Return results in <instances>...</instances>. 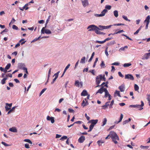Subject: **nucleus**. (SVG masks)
Masks as SVG:
<instances>
[{"instance_id":"nucleus-1","label":"nucleus","mask_w":150,"mask_h":150,"mask_svg":"<svg viewBox=\"0 0 150 150\" xmlns=\"http://www.w3.org/2000/svg\"><path fill=\"white\" fill-rule=\"evenodd\" d=\"M110 136L112 141L115 144H117L118 143L116 140H119V138L117 134L114 131H111L110 132Z\"/></svg>"},{"instance_id":"nucleus-2","label":"nucleus","mask_w":150,"mask_h":150,"mask_svg":"<svg viewBox=\"0 0 150 150\" xmlns=\"http://www.w3.org/2000/svg\"><path fill=\"white\" fill-rule=\"evenodd\" d=\"M18 68L19 69H21L25 71L26 74H28L27 69V68L25 67V65L24 63H18Z\"/></svg>"},{"instance_id":"nucleus-3","label":"nucleus","mask_w":150,"mask_h":150,"mask_svg":"<svg viewBox=\"0 0 150 150\" xmlns=\"http://www.w3.org/2000/svg\"><path fill=\"white\" fill-rule=\"evenodd\" d=\"M97 28H98V27L94 25H89L87 28V29H89L88 31H94L95 32H96V31L97 30Z\"/></svg>"},{"instance_id":"nucleus-4","label":"nucleus","mask_w":150,"mask_h":150,"mask_svg":"<svg viewBox=\"0 0 150 150\" xmlns=\"http://www.w3.org/2000/svg\"><path fill=\"white\" fill-rule=\"evenodd\" d=\"M108 12V10L106 9H104L101 12V13L100 14H94V16L97 17H103L105 16V13Z\"/></svg>"},{"instance_id":"nucleus-5","label":"nucleus","mask_w":150,"mask_h":150,"mask_svg":"<svg viewBox=\"0 0 150 150\" xmlns=\"http://www.w3.org/2000/svg\"><path fill=\"white\" fill-rule=\"evenodd\" d=\"M46 27L45 26V27H43L41 30V33L42 34H50L51 33V32L49 30L45 29V28Z\"/></svg>"},{"instance_id":"nucleus-6","label":"nucleus","mask_w":150,"mask_h":150,"mask_svg":"<svg viewBox=\"0 0 150 150\" xmlns=\"http://www.w3.org/2000/svg\"><path fill=\"white\" fill-rule=\"evenodd\" d=\"M111 26V25L107 26L99 25H98L99 28L98 27V28H97V29H98L99 30H102L104 29H108L110 28Z\"/></svg>"},{"instance_id":"nucleus-7","label":"nucleus","mask_w":150,"mask_h":150,"mask_svg":"<svg viewBox=\"0 0 150 150\" xmlns=\"http://www.w3.org/2000/svg\"><path fill=\"white\" fill-rule=\"evenodd\" d=\"M150 19V16H148L146 17V19L144 20V22L145 23L146 22V25L145 29H147L148 28V26L149 23Z\"/></svg>"},{"instance_id":"nucleus-8","label":"nucleus","mask_w":150,"mask_h":150,"mask_svg":"<svg viewBox=\"0 0 150 150\" xmlns=\"http://www.w3.org/2000/svg\"><path fill=\"white\" fill-rule=\"evenodd\" d=\"M125 78V79H128L131 80H133L134 79L133 76L131 74H126Z\"/></svg>"},{"instance_id":"nucleus-9","label":"nucleus","mask_w":150,"mask_h":150,"mask_svg":"<svg viewBox=\"0 0 150 150\" xmlns=\"http://www.w3.org/2000/svg\"><path fill=\"white\" fill-rule=\"evenodd\" d=\"M141 105L137 104L136 108L138 110H142L143 109V106L144 105V103L143 101H141Z\"/></svg>"},{"instance_id":"nucleus-10","label":"nucleus","mask_w":150,"mask_h":150,"mask_svg":"<svg viewBox=\"0 0 150 150\" xmlns=\"http://www.w3.org/2000/svg\"><path fill=\"white\" fill-rule=\"evenodd\" d=\"M83 6L84 7L88 6L89 5L88 0H81Z\"/></svg>"},{"instance_id":"nucleus-11","label":"nucleus","mask_w":150,"mask_h":150,"mask_svg":"<svg viewBox=\"0 0 150 150\" xmlns=\"http://www.w3.org/2000/svg\"><path fill=\"white\" fill-rule=\"evenodd\" d=\"M75 85L77 87H82L83 86V83L82 82H80L77 80L75 81Z\"/></svg>"},{"instance_id":"nucleus-12","label":"nucleus","mask_w":150,"mask_h":150,"mask_svg":"<svg viewBox=\"0 0 150 150\" xmlns=\"http://www.w3.org/2000/svg\"><path fill=\"white\" fill-rule=\"evenodd\" d=\"M98 120H91L89 121V122L91 123V125L94 127L95 125L97 124L98 122Z\"/></svg>"},{"instance_id":"nucleus-13","label":"nucleus","mask_w":150,"mask_h":150,"mask_svg":"<svg viewBox=\"0 0 150 150\" xmlns=\"http://www.w3.org/2000/svg\"><path fill=\"white\" fill-rule=\"evenodd\" d=\"M47 120L48 121H50L52 123H53L54 122V117H50L49 116H47Z\"/></svg>"},{"instance_id":"nucleus-14","label":"nucleus","mask_w":150,"mask_h":150,"mask_svg":"<svg viewBox=\"0 0 150 150\" xmlns=\"http://www.w3.org/2000/svg\"><path fill=\"white\" fill-rule=\"evenodd\" d=\"M12 105V103L10 104L6 103V106H5L6 110L7 111L9 110L10 109H11V107Z\"/></svg>"},{"instance_id":"nucleus-15","label":"nucleus","mask_w":150,"mask_h":150,"mask_svg":"<svg viewBox=\"0 0 150 150\" xmlns=\"http://www.w3.org/2000/svg\"><path fill=\"white\" fill-rule=\"evenodd\" d=\"M119 89L121 92H123L125 89V86L124 84H122L118 88Z\"/></svg>"},{"instance_id":"nucleus-16","label":"nucleus","mask_w":150,"mask_h":150,"mask_svg":"<svg viewBox=\"0 0 150 150\" xmlns=\"http://www.w3.org/2000/svg\"><path fill=\"white\" fill-rule=\"evenodd\" d=\"M85 139V137L84 136H81L78 140V142L80 143H82L83 142Z\"/></svg>"},{"instance_id":"nucleus-17","label":"nucleus","mask_w":150,"mask_h":150,"mask_svg":"<svg viewBox=\"0 0 150 150\" xmlns=\"http://www.w3.org/2000/svg\"><path fill=\"white\" fill-rule=\"evenodd\" d=\"M105 89H106V88H103V86L102 87L99 89L98 91L96 93V94H97L98 93H99L100 94H102L103 92H104Z\"/></svg>"},{"instance_id":"nucleus-18","label":"nucleus","mask_w":150,"mask_h":150,"mask_svg":"<svg viewBox=\"0 0 150 150\" xmlns=\"http://www.w3.org/2000/svg\"><path fill=\"white\" fill-rule=\"evenodd\" d=\"M148 54L149 53H147L145 54L143 57L142 59L143 60H144V59H148L150 56V55Z\"/></svg>"},{"instance_id":"nucleus-19","label":"nucleus","mask_w":150,"mask_h":150,"mask_svg":"<svg viewBox=\"0 0 150 150\" xmlns=\"http://www.w3.org/2000/svg\"><path fill=\"white\" fill-rule=\"evenodd\" d=\"M9 131L13 132H17V130L16 127H12L9 129Z\"/></svg>"},{"instance_id":"nucleus-20","label":"nucleus","mask_w":150,"mask_h":150,"mask_svg":"<svg viewBox=\"0 0 150 150\" xmlns=\"http://www.w3.org/2000/svg\"><path fill=\"white\" fill-rule=\"evenodd\" d=\"M109 103L110 101L106 102L105 105L102 106V108L104 109H105L109 106Z\"/></svg>"},{"instance_id":"nucleus-21","label":"nucleus","mask_w":150,"mask_h":150,"mask_svg":"<svg viewBox=\"0 0 150 150\" xmlns=\"http://www.w3.org/2000/svg\"><path fill=\"white\" fill-rule=\"evenodd\" d=\"M123 115H122V114H121L120 116V118L119 119V121H115L114 122V123L115 124H117L119 123L120 122L122 121V120L123 118Z\"/></svg>"},{"instance_id":"nucleus-22","label":"nucleus","mask_w":150,"mask_h":150,"mask_svg":"<svg viewBox=\"0 0 150 150\" xmlns=\"http://www.w3.org/2000/svg\"><path fill=\"white\" fill-rule=\"evenodd\" d=\"M104 92L105 93V97L107 98L109 95H110V94L109 93L107 89H105Z\"/></svg>"},{"instance_id":"nucleus-23","label":"nucleus","mask_w":150,"mask_h":150,"mask_svg":"<svg viewBox=\"0 0 150 150\" xmlns=\"http://www.w3.org/2000/svg\"><path fill=\"white\" fill-rule=\"evenodd\" d=\"M99 30H99L98 29H97V30H96V31L95 33L96 34H98V35H105V33H104L103 32H101Z\"/></svg>"},{"instance_id":"nucleus-24","label":"nucleus","mask_w":150,"mask_h":150,"mask_svg":"<svg viewBox=\"0 0 150 150\" xmlns=\"http://www.w3.org/2000/svg\"><path fill=\"white\" fill-rule=\"evenodd\" d=\"M85 100L86 101V102H85L84 100H83L82 103H81L82 106H83V107L88 105V103L87 101L86 100V99L85 98Z\"/></svg>"},{"instance_id":"nucleus-25","label":"nucleus","mask_w":150,"mask_h":150,"mask_svg":"<svg viewBox=\"0 0 150 150\" xmlns=\"http://www.w3.org/2000/svg\"><path fill=\"white\" fill-rule=\"evenodd\" d=\"M87 92L86 90H83L81 93V96H86L87 95Z\"/></svg>"},{"instance_id":"nucleus-26","label":"nucleus","mask_w":150,"mask_h":150,"mask_svg":"<svg viewBox=\"0 0 150 150\" xmlns=\"http://www.w3.org/2000/svg\"><path fill=\"white\" fill-rule=\"evenodd\" d=\"M105 75H103V76L100 75H98V76H97V78H98L99 79H100L101 80H102V79H103V80L104 81H105Z\"/></svg>"},{"instance_id":"nucleus-27","label":"nucleus","mask_w":150,"mask_h":150,"mask_svg":"<svg viewBox=\"0 0 150 150\" xmlns=\"http://www.w3.org/2000/svg\"><path fill=\"white\" fill-rule=\"evenodd\" d=\"M107 121V119L106 118H104L103 120H102V125L101 126H103L104 125H105L106 123V122Z\"/></svg>"},{"instance_id":"nucleus-28","label":"nucleus","mask_w":150,"mask_h":150,"mask_svg":"<svg viewBox=\"0 0 150 150\" xmlns=\"http://www.w3.org/2000/svg\"><path fill=\"white\" fill-rule=\"evenodd\" d=\"M86 59V57H82V58L81 59L80 61V63L82 64H84L85 63V60Z\"/></svg>"},{"instance_id":"nucleus-29","label":"nucleus","mask_w":150,"mask_h":150,"mask_svg":"<svg viewBox=\"0 0 150 150\" xmlns=\"http://www.w3.org/2000/svg\"><path fill=\"white\" fill-rule=\"evenodd\" d=\"M101 80L100 79H99L96 77V84L97 85L99 84L100 83Z\"/></svg>"},{"instance_id":"nucleus-30","label":"nucleus","mask_w":150,"mask_h":150,"mask_svg":"<svg viewBox=\"0 0 150 150\" xmlns=\"http://www.w3.org/2000/svg\"><path fill=\"white\" fill-rule=\"evenodd\" d=\"M114 16L116 17H117L118 16V12L117 10H115L113 12Z\"/></svg>"},{"instance_id":"nucleus-31","label":"nucleus","mask_w":150,"mask_h":150,"mask_svg":"<svg viewBox=\"0 0 150 150\" xmlns=\"http://www.w3.org/2000/svg\"><path fill=\"white\" fill-rule=\"evenodd\" d=\"M25 40L24 39H22L19 41V42H21V45H23L26 42V41H25Z\"/></svg>"},{"instance_id":"nucleus-32","label":"nucleus","mask_w":150,"mask_h":150,"mask_svg":"<svg viewBox=\"0 0 150 150\" xmlns=\"http://www.w3.org/2000/svg\"><path fill=\"white\" fill-rule=\"evenodd\" d=\"M131 64L130 63H125L124 64L123 66L124 67H126L131 66Z\"/></svg>"},{"instance_id":"nucleus-33","label":"nucleus","mask_w":150,"mask_h":150,"mask_svg":"<svg viewBox=\"0 0 150 150\" xmlns=\"http://www.w3.org/2000/svg\"><path fill=\"white\" fill-rule=\"evenodd\" d=\"M47 88H45L42 90L39 94V96H40L46 90Z\"/></svg>"},{"instance_id":"nucleus-34","label":"nucleus","mask_w":150,"mask_h":150,"mask_svg":"<svg viewBox=\"0 0 150 150\" xmlns=\"http://www.w3.org/2000/svg\"><path fill=\"white\" fill-rule=\"evenodd\" d=\"M24 141L25 142H28V143H30V144H32V142L31 141L30 139H25L24 140Z\"/></svg>"},{"instance_id":"nucleus-35","label":"nucleus","mask_w":150,"mask_h":150,"mask_svg":"<svg viewBox=\"0 0 150 150\" xmlns=\"http://www.w3.org/2000/svg\"><path fill=\"white\" fill-rule=\"evenodd\" d=\"M134 88L135 91H137L139 89V87L137 85L135 84L134 85Z\"/></svg>"},{"instance_id":"nucleus-36","label":"nucleus","mask_w":150,"mask_h":150,"mask_svg":"<svg viewBox=\"0 0 150 150\" xmlns=\"http://www.w3.org/2000/svg\"><path fill=\"white\" fill-rule=\"evenodd\" d=\"M100 66L101 68H104L105 67V64L103 61H102L101 64H100Z\"/></svg>"},{"instance_id":"nucleus-37","label":"nucleus","mask_w":150,"mask_h":150,"mask_svg":"<svg viewBox=\"0 0 150 150\" xmlns=\"http://www.w3.org/2000/svg\"><path fill=\"white\" fill-rule=\"evenodd\" d=\"M105 9L110 10L111 8V6L110 5H106L105 6Z\"/></svg>"},{"instance_id":"nucleus-38","label":"nucleus","mask_w":150,"mask_h":150,"mask_svg":"<svg viewBox=\"0 0 150 150\" xmlns=\"http://www.w3.org/2000/svg\"><path fill=\"white\" fill-rule=\"evenodd\" d=\"M17 106H15L13 107L11 109L9 110L8 112H14L15 109L17 107Z\"/></svg>"},{"instance_id":"nucleus-39","label":"nucleus","mask_w":150,"mask_h":150,"mask_svg":"<svg viewBox=\"0 0 150 150\" xmlns=\"http://www.w3.org/2000/svg\"><path fill=\"white\" fill-rule=\"evenodd\" d=\"M122 17L123 19H124L126 21H128L129 22L130 21V20L128 19L127 18V17L123 15L122 16Z\"/></svg>"},{"instance_id":"nucleus-40","label":"nucleus","mask_w":150,"mask_h":150,"mask_svg":"<svg viewBox=\"0 0 150 150\" xmlns=\"http://www.w3.org/2000/svg\"><path fill=\"white\" fill-rule=\"evenodd\" d=\"M94 55V52H93L92 53L90 58V59H89V60H88L89 62H90L91 61L93 58V57Z\"/></svg>"},{"instance_id":"nucleus-41","label":"nucleus","mask_w":150,"mask_h":150,"mask_svg":"<svg viewBox=\"0 0 150 150\" xmlns=\"http://www.w3.org/2000/svg\"><path fill=\"white\" fill-rule=\"evenodd\" d=\"M11 66V64L8 63L6 65V66L5 68L6 69L8 70L10 68Z\"/></svg>"},{"instance_id":"nucleus-42","label":"nucleus","mask_w":150,"mask_h":150,"mask_svg":"<svg viewBox=\"0 0 150 150\" xmlns=\"http://www.w3.org/2000/svg\"><path fill=\"white\" fill-rule=\"evenodd\" d=\"M1 143L4 145L5 146H11V145L8 144L6 143L5 142H2Z\"/></svg>"},{"instance_id":"nucleus-43","label":"nucleus","mask_w":150,"mask_h":150,"mask_svg":"<svg viewBox=\"0 0 150 150\" xmlns=\"http://www.w3.org/2000/svg\"><path fill=\"white\" fill-rule=\"evenodd\" d=\"M50 17H51V16H48V18L47 19V20L46 21V24H45V27L47 26V23L50 21Z\"/></svg>"},{"instance_id":"nucleus-44","label":"nucleus","mask_w":150,"mask_h":150,"mask_svg":"<svg viewBox=\"0 0 150 150\" xmlns=\"http://www.w3.org/2000/svg\"><path fill=\"white\" fill-rule=\"evenodd\" d=\"M59 72H60L59 71H58L57 73L54 74L53 76H54L55 78H57L59 74Z\"/></svg>"},{"instance_id":"nucleus-45","label":"nucleus","mask_w":150,"mask_h":150,"mask_svg":"<svg viewBox=\"0 0 150 150\" xmlns=\"http://www.w3.org/2000/svg\"><path fill=\"white\" fill-rule=\"evenodd\" d=\"M115 93L117 94V95L118 96L120 97H121V96L120 94V91H117V90L115 91Z\"/></svg>"},{"instance_id":"nucleus-46","label":"nucleus","mask_w":150,"mask_h":150,"mask_svg":"<svg viewBox=\"0 0 150 150\" xmlns=\"http://www.w3.org/2000/svg\"><path fill=\"white\" fill-rule=\"evenodd\" d=\"M12 28L16 30L18 29V28L16 26L14 25H13L12 26Z\"/></svg>"},{"instance_id":"nucleus-47","label":"nucleus","mask_w":150,"mask_h":150,"mask_svg":"<svg viewBox=\"0 0 150 150\" xmlns=\"http://www.w3.org/2000/svg\"><path fill=\"white\" fill-rule=\"evenodd\" d=\"M114 100H112L110 104L109 105V108H112V105L114 104Z\"/></svg>"},{"instance_id":"nucleus-48","label":"nucleus","mask_w":150,"mask_h":150,"mask_svg":"<svg viewBox=\"0 0 150 150\" xmlns=\"http://www.w3.org/2000/svg\"><path fill=\"white\" fill-rule=\"evenodd\" d=\"M70 66V64H68V65L66 67H65V68L64 70V72H65L66 71V70H67V69L69 68V67Z\"/></svg>"},{"instance_id":"nucleus-49","label":"nucleus","mask_w":150,"mask_h":150,"mask_svg":"<svg viewBox=\"0 0 150 150\" xmlns=\"http://www.w3.org/2000/svg\"><path fill=\"white\" fill-rule=\"evenodd\" d=\"M51 70H52V68H50L49 69L48 73V78H49V77L50 76L51 72Z\"/></svg>"},{"instance_id":"nucleus-50","label":"nucleus","mask_w":150,"mask_h":150,"mask_svg":"<svg viewBox=\"0 0 150 150\" xmlns=\"http://www.w3.org/2000/svg\"><path fill=\"white\" fill-rule=\"evenodd\" d=\"M140 147L144 149H148L149 148V146H143L141 145Z\"/></svg>"},{"instance_id":"nucleus-51","label":"nucleus","mask_w":150,"mask_h":150,"mask_svg":"<svg viewBox=\"0 0 150 150\" xmlns=\"http://www.w3.org/2000/svg\"><path fill=\"white\" fill-rule=\"evenodd\" d=\"M96 43H99L100 44H103V43H105L104 40H103V41H99L98 40H96Z\"/></svg>"},{"instance_id":"nucleus-52","label":"nucleus","mask_w":150,"mask_h":150,"mask_svg":"<svg viewBox=\"0 0 150 150\" xmlns=\"http://www.w3.org/2000/svg\"><path fill=\"white\" fill-rule=\"evenodd\" d=\"M147 99L149 101V105H150V94L149 95H147Z\"/></svg>"},{"instance_id":"nucleus-53","label":"nucleus","mask_w":150,"mask_h":150,"mask_svg":"<svg viewBox=\"0 0 150 150\" xmlns=\"http://www.w3.org/2000/svg\"><path fill=\"white\" fill-rule=\"evenodd\" d=\"M108 47H107L105 50V53L107 56L108 57L109 55L108 52L107 51Z\"/></svg>"},{"instance_id":"nucleus-54","label":"nucleus","mask_w":150,"mask_h":150,"mask_svg":"<svg viewBox=\"0 0 150 150\" xmlns=\"http://www.w3.org/2000/svg\"><path fill=\"white\" fill-rule=\"evenodd\" d=\"M67 136H64L62 138H61L60 139V140H62L63 139H67Z\"/></svg>"},{"instance_id":"nucleus-55","label":"nucleus","mask_w":150,"mask_h":150,"mask_svg":"<svg viewBox=\"0 0 150 150\" xmlns=\"http://www.w3.org/2000/svg\"><path fill=\"white\" fill-rule=\"evenodd\" d=\"M25 147L26 149H29L30 148L29 144L28 143H26L25 144Z\"/></svg>"},{"instance_id":"nucleus-56","label":"nucleus","mask_w":150,"mask_h":150,"mask_svg":"<svg viewBox=\"0 0 150 150\" xmlns=\"http://www.w3.org/2000/svg\"><path fill=\"white\" fill-rule=\"evenodd\" d=\"M124 25L125 24H124L122 23H118V24H115L114 25L115 26H120V25Z\"/></svg>"},{"instance_id":"nucleus-57","label":"nucleus","mask_w":150,"mask_h":150,"mask_svg":"<svg viewBox=\"0 0 150 150\" xmlns=\"http://www.w3.org/2000/svg\"><path fill=\"white\" fill-rule=\"evenodd\" d=\"M112 38H106V39H105L104 40V42H105L106 41H108V40H110L112 39Z\"/></svg>"},{"instance_id":"nucleus-58","label":"nucleus","mask_w":150,"mask_h":150,"mask_svg":"<svg viewBox=\"0 0 150 150\" xmlns=\"http://www.w3.org/2000/svg\"><path fill=\"white\" fill-rule=\"evenodd\" d=\"M129 122L127 120H125L123 122V125H125V124L128 123Z\"/></svg>"},{"instance_id":"nucleus-59","label":"nucleus","mask_w":150,"mask_h":150,"mask_svg":"<svg viewBox=\"0 0 150 150\" xmlns=\"http://www.w3.org/2000/svg\"><path fill=\"white\" fill-rule=\"evenodd\" d=\"M120 63L117 62H115L113 63L112 64V65H118Z\"/></svg>"},{"instance_id":"nucleus-60","label":"nucleus","mask_w":150,"mask_h":150,"mask_svg":"<svg viewBox=\"0 0 150 150\" xmlns=\"http://www.w3.org/2000/svg\"><path fill=\"white\" fill-rule=\"evenodd\" d=\"M68 111L69 112H74V110L71 108H69L68 109Z\"/></svg>"},{"instance_id":"nucleus-61","label":"nucleus","mask_w":150,"mask_h":150,"mask_svg":"<svg viewBox=\"0 0 150 150\" xmlns=\"http://www.w3.org/2000/svg\"><path fill=\"white\" fill-rule=\"evenodd\" d=\"M118 74L119 76L121 77H123L124 76L120 72H118Z\"/></svg>"},{"instance_id":"nucleus-62","label":"nucleus","mask_w":150,"mask_h":150,"mask_svg":"<svg viewBox=\"0 0 150 150\" xmlns=\"http://www.w3.org/2000/svg\"><path fill=\"white\" fill-rule=\"evenodd\" d=\"M61 110L60 109H59L58 108H56L54 111L55 112H60L61 111Z\"/></svg>"},{"instance_id":"nucleus-63","label":"nucleus","mask_w":150,"mask_h":150,"mask_svg":"<svg viewBox=\"0 0 150 150\" xmlns=\"http://www.w3.org/2000/svg\"><path fill=\"white\" fill-rule=\"evenodd\" d=\"M85 116L87 120H89L90 117L87 115L86 113H85Z\"/></svg>"},{"instance_id":"nucleus-64","label":"nucleus","mask_w":150,"mask_h":150,"mask_svg":"<svg viewBox=\"0 0 150 150\" xmlns=\"http://www.w3.org/2000/svg\"><path fill=\"white\" fill-rule=\"evenodd\" d=\"M38 22L40 24L43 23L44 22V21L43 20H42L39 21H38Z\"/></svg>"}]
</instances>
